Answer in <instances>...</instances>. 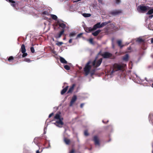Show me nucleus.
Wrapping results in <instances>:
<instances>
[{
  "label": "nucleus",
  "mask_w": 153,
  "mask_h": 153,
  "mask_svg": "<svg viewBox=\"0 0 153 153\" xmlns=\"http://www.w3.org/2000/svg\"><path fill=\"white\" fill-rule=\"evenodd\" d=\"M126 66V65L123 64L121 65L117 63L114 64L112 70L111 71L112 73H113L115 71L119 70H121L123 69Z\"/></svg>",
  "instance_id": "obj_1"
},
{
  "label": "nucleus",
  "mask_w": 153,
  "mask_h": 153,
  "mask_svg": "<svg viewBox=\"0 0 153 153\" xmlns=\"http://www.w3.org/2000/svg\"><path fill=\"white\" fill-rule=\"evenodd\" d=\"M150 9V7L148 6L140 5L137 7V10L139 12L144 13H145L147 10H149Z\"/></svg>",
  "instance_id": "obj_2"
},
{
  "label": "nucleus",
  "mask_w": 153,
  "mask_h": 153,
  "mask_svg": "<svg viewBox=\"0 0 153 153\" xmlns=\"http://www.w3.org/2000/svg\"><path fill=\"white\" fill-rule=\"evenodd\" d=\"M90 61H88L86 64L84 68V70L85 73V74L87 76L88 74L90 72V70L91 68V66L90 65Z\"/></svg>",
  "instance_id": "obj_3"
},
{
  "label": "nucleus",
  "mask_w": 153,
  "mask_h": 153,
  "mask_svg": "<svg viewBox=\"0 0 153 153\" xmlns=\"http://www.w3.org/2000/svg\"><path fill=\"white\" fill-rule=\"evenodd\" d=\"M102 61V59L100 58L97 61L95 60L92 62V65L95 68L99 67L101 64Z\"/></svg>",
  "instance_id": "obj_4"
},
{
  "label": "nucleus",
  "mask_w": 153,
  "mask_h": 153,
  "mask_svg": "<svg viewBox=\"0 0 153 153\" xmlns=\"http://www.w3.org/2000/svg\"><path fill=\"white\" fill-rule=\"evenodd\" d=\"M7 1L10 3L11 5L16 10L19 8L18 7V4L15 1L12 0H6Z\"/></svg>",
  "instance_id": "obj_5"
},
{
  "label": "nucleus",
  "mask_w": 153,
  "mask_h": 153,
  "mask_svg": "<svg viewBox=\"0 0 153 153\" xmlns=\"http://www.w3.org/2000/svg\"><path fill=\"white\" fill-rule=\"evenodd\" d=\"M101 56L104 58H111L113 55L112 54L109 52H106L102 53Z\"/></svg>",
  "instance_id": "obj_6"
},
{
  "label": "nucleus",
  "mask_w": 153,
  "mask_h": 153,
  "mask_svg": "<svg viewBox=\"0 0 153 153\" xmlns=\"http://www.w3.org/2000/svg\"><path fill=\"white\" fill-rule=\"evenodd\" d=\"M122 13L121 10H115L110 11L109 14L112 16H115L117 15Z\"/></svg>",
  "instance_id": "obj_7"
},
{
  "label": "nucleus",
  "mask_w": 153,
  "mask_h": 153,
  "mask_svg": "<svg viewBox=\"0 0 153 153\" xmlns=\"http://www.w3.org/2000/svg\"><path fill=\"white\" fill-rule=\"evenodd\" d=\"M93 140L94 142V144L96 146L100 145L99 139L97 136H95L94 137Z\"/></svg>",
  "instance_id": "obj_8"
},
{
  "label": "nucleus",
  "mask_w": 153,
  "mask_h": 153,
  "mask_svg": "<svg viewBox=\"0 0 153 153\" xmlns=\"http://www.w3.org/2000/svg\"><path fill=\"white\" fill-rule=\"evenodd\" d=\"M77 100V96L76 95H74L70 101V104L69 105V106L71 107L73 106V104L74 102L76 101Z\"/></svg>",
  "instance_id": "obj_9"
},
{
  "label": "nucleus",
  "mask_w": 153,
  "mask_h": 153,
  "mask_svg": "<svg viewBox=\"0 0 153 153\" xmlns=\"http://www.w3.org/2000/svg\"><path fill=\"white\" fill-rule=\"evenodd\" d=\"M63 119V118H62L61 119L59 120V121H56V123H55V124L56 123L57 124V125H56V126L59 127H61L64 124L62 122V120Z\"/></svg>",
  "instance_id": "obj_10"
},
{
  "label": "nucleus",
  "mask_w": 153,
  "mask_h": 153,
  "mask_svg": "<svg viewBox=\"0 0 153 153\" xmlns=\"http://www.w3.org/2000/svg\"><path fill=\"white\" fill-rule=\"evenodd\" d=\"M64 32V30H63L60 31L59 33L54 36V37L56 39L59 38L62 35H63Z\"/></svg>",
  "instance_id": "obj_11"
},
{
  "label": "nucleus",
  "mask_w": 153,
  "mask_h": 153,
  "mask_svg": "<svg viewBox=\"0 0 153 153\" xmlns=\"http://www.w3.org/2000/svg\"><path fill=\"white\" fill-rule=\"evenodd\" d=\"M57 23L60 27L62 28V30H63L65 31V29L66 27V25L64 23H60L58 20L57 22Z\"/></svg>",
  "instance_id": "obj_12"
},
{
  "label": "nucleus",
  "mask_w": 153,
  "mask_h": 153,
  "mask_svg": "<svg viewBox=\"0 0 153 153\" xmlns=\"http://www.w3.org/2000/svg\"><path fill=\"white\" fill-rule=\"evenodd\" d=\"M100 22H99L94 25L93 27V30H95L98 28H101Z\"/></svg>",
  "instance_id": "obj_13"
},
{
  "label": "nucleus",
  "mask_w": 153,
  "mask_h": 153,
  "mask_svg": "<svg viewBox=\"0 0 153 153\" xmlns=\"http://www.w3.org/2000/svg\"><path fill=\"white\" fill-rule=\"evenodd\" d=\"M75 86V84H73L72 86L70 87L68 91L67 92V93H72L74 90V88Z\"/></svg>",
  "instance_id": "obj_14"
},
{
  "label": "nucleus",
  "mask_w": 153,
  "mask_h": 153,
  "mask_svg": "<svg viewBox=\"0 0 153 153\" xmlns=\"http://www.w3.org/2000/svg\"><path fill=\"white\" fill-rule=\"evenodd\" d=\"M20 51L22 53L25 52L26 50L25 45L24 44L22 45Z\"/></svg>",
  "instance_id": "obj_15"
},
{
  "label": "nucleus",
  "mask_w": 153,
  "mask_h": 153,
  "mask_svg": "<svg viewBox=\"0 0 153 153\" xmlns=\"http://www.w3.org/2000/svg\"><path fill=\"white\" fill-rule=\"evenodd\" d=\"M69 86H66L65 88L63 89L61 92V94L62 95L64 94L68 90Z\"/></svg>",
  "instance_id": "obj_16"
},
{
  "label": "nucleus",
  "mask_w": 153,
  "mask_h": 153,
  "mask_svg": "<svg viewBox=\"0 0 153 153\" xmlns=\"http://www.w3.org/2000/svg\"><path fill=\"white\" fill-rule=\"evenodd\" d=\"M85 31L87 33H89L94 30H93V28H92L91 27H86L85 28Z\"/></svg>",
  "instance_id": "obj_17"
},
{
  "label": "nucleus",
  "mask_w": 153,
  "mask_h": 153,
  "mask_svg": "<svg viewBox=\"0 0 153 153\" xmlns=\"http://www.w3.org/2000/svg\"><path fill=\"white\" fill-rule=\"evenodd\" d=\"M101 30H98L92 33V34L94 36H97L101 32Z\"/></svg>",
  "instance_id": "obj_18"
},
{
  "label": "nucleus",
  "mask_w": 153,
  "mask_h": 153,
  "mask_svg": "<svg viewBox=\"0 0 153 153\" xmlns=\"http://www.w3.org/2000/svg\"><path fill=\"white\" fill-rule=\"evenodd\" d=\"M60 61L62 63L67 64V61L63 57H60L59 59Z\"/></svg>",
  "instance_id": "obj_19"
},
{
  "label": "nucleus",
  "mask_w": 153,
  "mask_h": 153,
  "mask_svg": "<svg viewBox=\"0 0 153 153\" xmlns=\"http://www.w3.org/2000/svg\"><path fill=\"white\" fill-rule=\"evenodd\" d=\"M129 58V56L128 54H126L123 58V60L125 61H128Z\"/></svg>",
  "instance_id": "obj_20"
},
{
  "label": "nucleus",
  "mask_w": 153,
  "mask_h": 153,
  "mask_svg": "<svg viewBox=\"0 0 153 153\" xmlns=\"http://www.w3.org/2000/svg\"><path fill=\"white\" fill-rule=\"evenodd\" d=\"M64 141L65 144L67 145L69 144L70 143V140L66 137H65L64 138Z\"/></svg>",
  "instance_id": "obj_21"
},
{
  "label": "nucleus",
  "mask_w": 153,
  "mask_h": 153,
  "mask_svg": "<svg viewBox=\"0 0 153 153\" xmlns=\"http://www.w3.org/2000/svg\"><path fill=\"white\" fill-rule=\"evenodd\" d=\"M111 22L110 21H108L107 22H102L101 24H100L101 27H102L108 24L111 23Z\"/></svg>",
  "instance_id": "obj_22"
},
{
  "label": "nucleus",
  "mask_w": 153,
  "mask_h": 153,
  "mask_svg": "<svg viewBox=\"0 0 153 153\" xmlns=\"http://www.w3.org/2000/svg\"><path fill=\"white\" fill-rule=\"evenodd\" d=\"M117 44L120 48H122L124 46L123 45H122V42L121 40H118L117 41Z\"/></svg>",
  "instance_id": "obj_23"
},
{
  "label": "nucleus",
  "mask_w": 153,
  "mask_h": 153,
  "mask_svg": "<svg viewBox=\"0 0 153 153\" xmlns=\"http://www.w3.org/2000/svg\"><path fill=\"white\" fill-rule=\"evenodd\" d=\"M54 119L59 120L61 119V118L60 117V116L59 114H56L54 116Z\"/></svg>",
  "instance_id": "obj_24"
},
{
  "label": "nucleus",
  "mask_w": 153,
  "mask_h": 153,
  "mask_svg": "<svg viewBox=\"0 0 153 153\" xmlns=\"http://www.w3.org/2000/svg\"><path fill=\"white\" fill-rule=\"evenodd\" d=\"M51 16L53 19L55 20H57V16L55 15L52 14L51 15Z\"/></svg>",
  "instance_id": "obj_25"
},
{
  "label": "nucleus",
  "mask_w": 153,
  "mask_h": 153,
  "mask_svg": "<svg viewBox=\"0 0 153 153\" xmlns=\"http://www.w3.org/2000/svg\"><path fill=\"white\" fill-rule=\"evenodd\" d=\"M153 13V9H151L149 10L147 13H146V14L147 15H151Z\"/></svg>",
  "instance_id": "obj_26"
},
{
  "label": "nucleus",
  "mask_w": 153,
  "mask_h": 153,
  "mask_svg": "<svg viewBox=\"0 0 153 153\" xmlns=\"http://www.w3.org/2000/svg\"><path fill=\"white\" fill-rule=\"evenodd\" d=\"M83 15L85 17H90L91 16V14L89 13H84Z\"/></svg>",
  "instance_id": "obj_27"
},
{
  "label": "nucleus",
  "mask_w": 153,
  "mask_h": 153,
  "mask_svg": "<svg viewBox=\"0 0 153 153\" xmlns=\"http://www.w3.org/2000/svg\"><path fill=\"white\" fill-rule=\"evenodd\" d=\"M76 34V33L75 32H72L70 33L69 36L70 37H73L75 36Z\"/></svg>",
  "instance_id": "obj_28"
},
{
  "label": "nucleus",
  "mask_w": 153,
  "mask_h": 153,
  "mask_svg": "<svg viewBox=\"0 0 153 153\" xmlns=\"http://www.w3.org/2000/svg\"><path fill=\"white\" fill-rule=\"evenodd\" d=\"M137 41L138 42H139L141 43V42H144V40L142 39L141 38H138L137 40Z\"/></svg>",
  "instance_id": "obj_29"
},
{
  "label": "nucleus",
  "mask_w": 153,
  "mask_h": 153,
  "mask_svg": "<svg viewBox=\"0 0 153 153\" xmlns=\"http://www.w3.org/2000/svg\"><path fill=\"white\" fill-rule=\"evenodd\" d=\"M64 67L65 69L67 70H69L70 68V67L69 65H65L64 66Z\"/></svg>",
  "instance_id": "obj_30"
},
{
  "label": "nucleus",
  "mask_w": 153,
  "mask_h": 153,
  "mask_svg": "<svg viewBox=\"0 0 153 153\" xmlns=\"http://www.w3.org/2000/svg\"><path fill=\"white\" fill-rule=\"evenodd\" d=\"M63 42H59L58 41L56 43V45L58 46H59L63 44Z\"/></svg>",
  "instance_id": "obj_31"
},
{
  "label": "nucleus",
  "mask_w": 153,
  "mask_h": 153,
  "mask_svg": "<svg viewBox=\"0 0 153 153\" xmlns=\"http://www.w3.org/2000/svg\"><path fill=\"white\" fill-rule=\"evenodd\" d=\"M94 73L95 70H94L91 71L90 73L91 76H92L94 74Z\"/></svg>",
  "instance_id": "obj_32"
},
{
  "label": "nucleus",
  "mask_w": 153,
  "mask_h": 153,
  "mask_svg": "<svg viewBox=\"0 0 153 153\" xmlns=\"http://www.w3.org/2000/svg\"><path fill=\"white\" fill-rule=\"evenodd\" d=\"M84 134L86 136H88L89 135V134L88 132V131L87 130H85L84 131Z\"/></svg>",
  "instance_id": "obj_33"
},
{
  "label": "nucleus",
  "mask_w": 153,
  "mask_h": 153,
  "mask_svg": "<svg viewBox=\"0 0 153 153\" xmlns=\"http://www.w3.org/2000/svg\"><path fill=\"white\" fill-rule=\"evenodd\" d=\"M82 35V33H81L78 34L77 35L76 39H78V38L81 37V36Z\"/></svg>",
  "instance_id": "obj_34"
},
{
  "label": "nucleus",
  "mask_w": 153,
  "mask_h": 153,
  "mask_svg": "<svg viewBox=\"0 0 153 153\" xmlns=\"http://www.w3.org/2000/svg\"><path fill=\"white\" fill-rule=\"evenodd\" d=\"M14 58L12 56H10L8 58V60L9 61H10L11 60H12Z\"/></svg>",
  "instance_id": "obj_35"
},
{
  "label": "nucleus",
  "mask_w": 153,
  "mask_h": 153,
  "mask_svg": "<svg viewBox=\"0 0 153 153\" xmlns=\"http://www.w3.org/2000/svg\"><path fill=\"white\" fill-rule=\"evenodd\" d=\"M89 42L91 44H94L93 39L92 38L90 39H89Z\"/></svg>",
  "instance_id": "obj_36"
},
{
  "label": "nucleus",
  "mask_w": 153,
  "mask_h": 153,
  "mask_svg": "<svg viewBox=\"0 0 153 153\" xmlns=\"http://www.w3.org/2000/svg\"><path fill=\"white\" fill-rule=\"evenodd\" d=\"M24 61H26V62H30L31 61L30 60V59L29 58H26L24 59Z\"/></svg>",
  "instance_id": "obj_37"
},
{
  "label": "nucleus",
  "mask_w": 153,
  "mask_h": 153,
  "mask_svg": "<svg viewBox=\"0 0 153 153\" xmlns=\"http://www.w3.org/2000/svg\"><path fill=\"white\" fill-rule=\"evenodd\" d=\"M30 51L32 53H33L34 52L35 50L33 47H31L30 48Z\"/></svg>",
  "instance_id": "obj_38"
},
{
  "label": "nucleus",
  "mask_w": 153,
  "mask_h": 153,
  "mask_svg": "<svg viewBox=\"0 0 153 153\" xmlns=\"http://www.w3.org/2000/svg\"><path fill=\"white\" fill-rule=\"evenodd\" d=\"M22 53H23V54L22 55V57H25L27 56V53H25V52Z\"/></svg>",
  "instance_id": "obj_39"
},
{
  "label": "nucleus",
  "mask_w": 153,
  "mask_h": 153,
  "mask_svg": "<svg viewBox=\"0 0 153 153\" xmlns=\"http://www.w3.org/2000/svg\"><path fill=\"white\" fill-rule=\"evenodd\" d=\"M116 3L117 4H119L121 2L120 0H115Z\"/></svg>",
  "instance_id": "obj_40"
},
{
  "label": "nucleus",
  "mask_w": 153,
  "mask_h": 153,
  "mask_svg": "<svg viewBox=\"0 0 153 153\" xmlns=\"http://www.w3.org/2000/svg\"><path fill=\"white\" fill-rule=\"evenodd\" d=\"M75 152V150L74 149H72L69 152V153H74Z\"/></svg>",
  "instance_id": "obj_41"
},
{
  "label": "nucleus",
  "mask_w": 153,
  "mask_h": 153,
  "mask_svg": "<svg viewBox=\"0 0 153 153\" xmlns=\"http://www.w3.org/2000/svg\"><path fill=\"white\" fill-rule=\"evenodd\" d=\"M19 53L17 55H16V58H21V54H20V56L19 55Z\"/></svg>",
  "instance_id": "obj_42"
},
{
  "label": "nucleus",
  "mask_w": 153,
  "mask_h": 153,
  "mask_svg": "<svg viewBox=\"0 0 153 153\" xmlns=\"http://www.w3.org/2000/svg\"><path fill=\"white\" fill-rule=\"evenodd\" d=\"M48 13L46 11H44L43 12V14L45 15H48Z\"/></svg>",
  "instance_id": "obj_43"
},
{
  "label": "nucleus",
  "mask_w": 153,
  "mask_h": 153,
  "mask_svg": "<svg viewBox=\"0 0 153 153\" xmlns=\"http://www.w3.org/2000/svg\"><path fill=\"white\" fill-rule=\"evenodd\" d=\"M53 115V113H52L50 114L48 116L49 118H50L51 116H52Z\"/></svg>",
  "instance_id": "obj_44"
},
{
  "label": "nucleus",
  "mask_w": 153,
  "mask_h": 153,
  "mask_svg": "<svg viewBox=\"0 0 153 153\" xmlns=\"http://www.w3.org/2000/svg\"><path fill=\"white\" fill-rule=\"evenodd\" d=\"M84 105V103H81L80 105V108H82Z\"/></svg>",
  "instance_id": "obj_45"
},
{
  "label": "nucleus",
  "mask_w": 153,
  "mask_h": 153,
  "mask_svg": "<svg viewBox=\"0 0 153 153\" xmlns=\"http://www.w3.org/2000/svg\"><path fill=\"white\" fill-rule=\"evenodd\" d=\"M99 3L102 4V0H97Z\"/></svg>",
  "instance_id": "obj_46"
},
{
  "label": "nucleus",
  "mask_w": 153,
  "mask_h": 153,
  "mask_svg": "<svg viewBox=\"0 0 153 153\" xmlns=\"http://www.w3.org/2000/svg\"><path fill=\"white\" fill-rule=\"evenodd\" d=\"M72 39H69V43H72Z\"/></svg>",
  "instance_id": "obj_47"
},
{
  "label": "nucleus",
  "mask_w": 153,
  "mask_h": 153,
  "mask_svg": "<svg viewBox=\"0 0 153 153\" xmlns=\"http://www.w3.org/2000/svg\"><path fill=\"white\" fill-rule=\"evenodd\" d=\"M153 15H151L149 16V18H152L153 17Z\"/></svg>",
  "instance_id": "obj_48"
},
{
  "label": "nucleus",
  "mask_w": 153,
  "mask_h": 153,
  "mask_svg": "<svg viewBox=\"0 0 153 153\" xmlns=\"http://www.w3.org/2000/svg\"><path fill=\"white\" fill-rule=\"evenodd\" d=\"M151 43H153V38L151 39Z\"/></svg>",
  "instance_id": "obj_49"
},
{
  "label": "nucleus",
  "mask_w": 153,
  "mask_h": 153,
  "mask_svg": "<svg viewBox=\"0 0 153 153\" xmlns=\"http://www.w3.org/2000/svg\"><path fill=\"white\" fill-rule=\"evenodd\" d=\"M36 153H40L39 150H38L36 151Z\"/></svg>",
  "instance_id": "obj_50"
},
{
  "label": "nucleus",
  "mask_w": 153,
  "mask_h": 153,
  "mask_svg": "<svg viewBox=\"0 0 153 153\" xmlns=\"http://www.w3.org/2000/svg\"><path fill=\"white\" fill-rule=\"evenodd\" d=\"M152 87H153V83L152 84Z\"/></svg>",
  "instance_id": "obj_51"
},
{
  "label": "nucleus",
  "mask_w": 153,
  "mask_h": 153,
  "mask_svg": "<svg viewBox=\"0 0 153 153\" xmlns=\"http://www.w3.org/2000/svg\"><path fill=\"white\" fill-rule=\"evenodd\" d=\"M65 38H64L63 39H64V40H65Z\"/></svg>",
  "instance_id": "obj_52"
},
{
  "label": "nucleus",
  "mask_w": 153,
  "mask_h": 153,
  "mask_svg": "<svg viewBox=\"0 0 153 153\" xmlns=\"http://www.w3.org/2000/svg\"><path fill=\"white\" fill-rule=\"evenodd\" d=\"M53 41H54V39H53Z\"/></svg>",
  "instance_id": "obj_53"
},
{
  "label": "nucleus",
  "mask_w": 153,
  "mask_h": 153,
  "mask_svg": "<svg viewBox=\"0 0 153 153\" xmlns=\"http://www.w3.org/2000/svg\"><path fill=\"white\" fill-rule=\"evenodd\" d=\"M152 153H153V151H152Z\"/></svg>",
  "instance_id": "obj_54"
},
{
  "label": "nucleus",
  "mask_w": 153,
  "mask_h": 153,
  "mask_svg": "<svg viewBox=\"0 0 153 153\" xmlns=\"http://www.w3.org/2000/svg\"><path fill=\"white\" fill-rule=\"evenodd\" d=\"M143 48V49H144V48Z\"/></svg>",
  "instance_id": "obj_55"
}]
</instances>
